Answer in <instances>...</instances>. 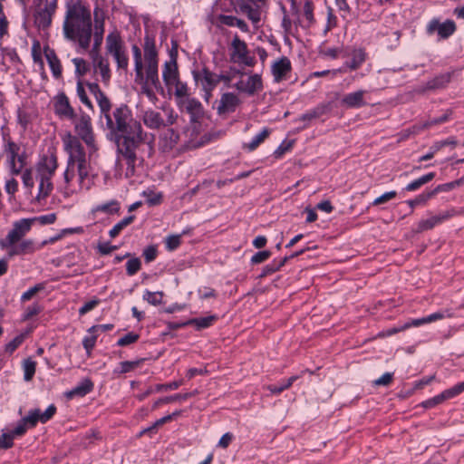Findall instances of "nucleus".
I'll return each mask as SVG.
<instances>
[{
  "mask_svg": "<svg viewBox=\"0 0 464 464\" xmlns=\"http://www.w3.org/2000/svg\"><path fill=\"white\" fill-rule=\"evenodd\" d=\"M100 121L107 131V138L117 146L126 144L128 140L144 141L147 134L143 131L140 121L132 117L131 111L125 104L111 111V103L106 111H101Z\"/></svg>",
  "mask_w": 464,
  "mask_h": 464,
  "instance_id": "f257e3e1",
  "label": "nucleus"
},
{
  "mask_svg": "<svg viewBox=\"0 0 464 464\" xmlns=\"http://www.w3.org/2000/svg\"><path fill=\"white\" fill-rule=\"evenodd\" d=\"M63 30L66 39L76 42L80 48L87 50L92 32L90 9L80 2H68Z\"/></svg>",
  "mask_w": 464,
  "mask_h": 464,
  "instance_id": "f03ea898",
  "label": "nucleus"
},
{
  "mask_svg": "<svg viewBox=\"0 0 464 464\" xmlns=\"http://www.w3.org/2000/svg\"><path fill=\"white\" fill-rule=\"evenodd\" d=\"M62 140L63 149L68 154L67 167L63 173L66 187L72 186L77 176L79 188L88 190L90 188V183L87 182L90 164L87 161L84 147L71 132H66Z\"/></svg>",
  "mask_w": 464,
  "mask_h": 464,
  "instance_id": "7ed1b4c3",
  "label": "nucleus"
},
{
  "mask_svg": "<svg viewBox=\"0 0 464 464\" xmlns=\"http://www.w3.org/2000/svg\"><path fill=\"white\" fill-rule=\"evenodd\" d=\"M33 223L34 219H20L14 222L7 236L0 240V247L7 250L9 257L30 254L34 251L33 240L25 239L21 241L30 231Z\"/></svg>",
  "mask_w": 464,
  "mask_h": 464,
  "instance_id": "20e7f679",
  "label": "nucleus"
},
{
  "mask_svg": "<svg viewBox=\"0 0 464 464\" xmlns=\"http://www.w3.org/2000/svg\"><path fill=\"white\" fill-rule=\"evenodd\" d=\"M58 168V160L55 154L44 155L36 163L34 169L35 179L39 182L37 199L46 198L53 189L52 179Z\"/></svg>",
  "mask_w": 464,
  "mask_h": 464,
  "instance_id": "39448f33",
  "label": "nucleus"
},
{
  "mask_svg": "<svg viewBox=\"0 0 464 464\" xmlns=\"http://www.w3.org/2000/svg\"><path fill=\"white\" fill-rule=\"evenodd\" d=\"M144 60L146 84H151L156 89L160 87V82L158 72V52L155 46V40L152 36L147 34L144 37Z\"/></svg>",
  "mask_w": 464,
  "mask_h": 464,
  "instance_id": "423d86ee",
  "label": "nucleus"
},
{
  "mask_svg": "<svg viewBox=\"0 0 464 464\" xmlns=\"http://www.w3.org/2000/svg\"><path fill=\"white\" fill-rule=\"evenodd\" d=\"M57 9V0H34L33 4L34 23L38 29H48Z\"/></svg>",
  "mask_w": 464,
  "mask_h": 464,
  "instance_id": "0eeeda50",
  "label": "nucleus"
},
{
  "mask_svg": "<svg viewBox=\"0 0 464 464\" xmlns=\"http://www.w3.org/2000/svg\"><path fill=\"white\" fill-rule=\"evenodd\" d=\"M75 137L80 142L82 140L89 149L90 155L97 150L95 135L92 124V119L88 114L82 113L78 119L74 120Z\"/></svg>",
  "mask_w": 464,
  "mask_h": 464,
  "instance_id": "6e6552de",
  "label": "nucleus"
},
{
  "mask_svg": "<svg viewBox=\"0 0 464 464\" xmlns=\"http://www.w3.org/2000/svg\"><path fill=\"white\" fill-rule=\"evenodd\" d=\"M106 51L107 53L112 55L119 70L127 71L129 65V57L124 46V43L118 32H112L107 35Z\"/></svg>",
  "mask_w": 464,
  "mask_h": 464,
  "instance_id": "1a4fd4ad",
  "label": "nucleus"
},
{
  "mask_svg": "<svg viewBox=\"0 0 464 464\" xmlns=\"http://www.w3.org/2000/svg\"><path fill=\"white\" fill-rule=\"evenodd\" d=\"M230 60L236 63H241L248 67L256 64L255 57L249 55L246 44L238 35H235L230 44Z\"/></svg>",
  "mask_w": 464,
  "mask_h": 464,
  "instance_id": "9d476101",
  "label": "nucleus"
},
{
  "mask_svg": "<svg viewBox=\"0 0 464 464\" xmlns=\"http://www.w3.org/2000/svg\"><path fill=\"white\" fill-rule=\"evenodd\" d=\"M144 141H127L126 144H120L118 147V151L121 154V156L126 160V171L125 177L131 178L135 174V166L137 160L136 150L139 146Z\"/></svg>",
  "mask_w": 464,
  "mask_h": 464,
  "instance_id": "9b49d317",
  "label": "nucleus"
},
{
  "mask_svg": "<svg viewBox=\"0 0 464 464\" xmlns=\"http://www.w3.org/2000/svg\"><path fill=\"white\" fill-rule=\"evenodd\" d=\"M446 315L443 312H436L434 314H431L428 316H425V317H422V318H419V319H413L406 324H404L401 327H394V328H392L390 330H388L387 332H383V333H381L379 335L380 336H390L393 334H397L399 332H401V331H404L410 327H418V326H420L424 324H430V323H432V322H435V321H438V320H441L443 318H445Z\"/></svg>",
  "mask_w": 464,
  "mask_h": 464,
  "instance_id": "f8f14e48",
  "label": "nucleus"
},
{
  "mask_svg": "<svg viewBox=\"0 0 464 464\" xmlns=\"http://www.w3.org/2000/svg\"><path fill=\"white\" fill-rule=\"evenodd\" d=\"M56 412V407L52 404L44 412L39 409L32 410L28 412V415L24 417L22 420L25 423L28 428H34L38 421L42 423L47 422L53 418Z\"/></svg>",
  "mask_w": 464,
  "mask_h": 464,
  "instance_id": "ddd939ff",
  "label": "nucleus"
},
{
  "mask_svg": "<svg viewBox=\"0 0 464 464\" xmlns=\"http://www.w3.org/2000/svg\"><path fill=\"white\" fill-rule=\"evenodd\" d=\"M233 86L241 92L254 95L263 89V82L259 74H252L246 79L241 78Z\"/></svg>",
  "mask_w": 464,
  "mask_h": 464,
  "instance_id": "4468645a",
  "label": "nucleus"
},
{
  "mask_svg": "<svg viewBox=\"0 0 464 464\" xmlns=\"http://www.w3.org/2000/svg\"><path fill=\"white\" fill-rule=\"evenodd\" d=\"M291 71L292 64L286 56H282L271 65V72L276 82L286 80Z\"/></svg>",
  "mask_w": 464,
  "mask_h": 464,
  "instance_id": "2eb2a0df",
  "label": "nucleus"
},
{
  "mask_svg": "<svg viewBox=\"0 0 464 464\" xmlns=\"http://www.w3.org/2000/svg\"><path fill=\"white\" fill-rule=\"evenodd\" d=\"M54 111L60 118L72 120L75 117L74 110L63 92L54 98Z\"/></svg>",
  "mask_w": 464,
  "mask_h": 464,
  "instance_id": "dca6fc26",
  "label": "nucleus"
},
{
  "mask_svg": "<svg viewBox=\"0 0 464 464\" xmlns=\"http://www.w3.org/2000/svg\"><path fill=\"white\" fill-rule=\"evenodd\" d=\"M239 103L240 100L235 93H223L217 107V112L218 115L232 113L236 111Z\"/></svg>",
  "mask_w": 464,
  "mask_h": 464,
  "instance_id": "f3484780",
  "label": "nucleus"
},
{
  "mask_svg": "<svg viewBox=\"0 0 464 464\" xmlns=\"http://www.w3.org/2000/svg\"><path fill=\"white\" fill-rule=\"evenodd\" d=\"M197 81L200 82L203 90L206 92V100L211 95L212 90L218 85V74L211 72L208 69H203L201 72L195 75Z\"/></svg>",
  "mask_w": 464,
  "mask_h": 464,
  "instance_id": "a211bd4d",
  "label": "nucleus"
},
{
  "mask_svg": "<svg viewBox=\"0 0 464 464\" xmlns=\"http://www.w3.org/2000/svg\"><path fill=\"white\" fill-rule=\"evenodd\" d=\"M104 34V15L102 10L96 8L94 10V34H93V46L94 49H100Z\"/></svg>",
  "mask_w": 464,
  "mask_h": 464,
  "instance_id": "6ab92c4d",
  "label": "nucleus"
},
{
  "mask_svg": "<svg viewBox=\"0 0 464 464\" xmlns=\"http://www.w3.org/2000/svg\"><path fill=\"white\" fill-rule=\"evenodd\" d=\"M162 77L168 87H171L174 82H177V81L179 80L176 59H170L164 63Z\"/></svg>",
  "mask_w": 464,
  "mask_h": 464,
  "instance_id": "aec40b11",
  "label": "nucleus"
},
{
  "mask_svg": "<svg viewBox=\"0 0 464 464\" xmlns=\"http://www.w3.org/2000/svg\"><path fill=\"white\" fill-rule=\"evenodd\" d=\"M179 106L184 108L190 114L191 120L196 121L203 113L201 103L194 98H187L178 101Z\"/></svg>",
  "mask_w": 464,
  "mask_h": 464,
  "instance_id": "412c9836",
  "label": "nucleus"
},
{
  "mask_svg": "<svg viewBox=\"0 0 464 464\" xmlns=\"http://www.w3.org/2000/svg\"><path fill=\"white\" fill-rule=\"evenodd\" d=\"M179 134L174 129H167L160 137V145L163 151L171 150L179 142Z\"/></svg>",
  "mask_w": 464,
  "mask_h": 464,
  "instance_id": "4be33fe9",
  "label": "nucleus"
},
{
  "mask_svg": "<svg viewBox=\"0 0 464 464\" xmlns=\"http://www.w3.org/2000/svg\"><path fill=\"white\" fill-rule=\"evenodd\" d=\"M238 7L244 14H246L253 24H256L260 21V10L259 6L255 3H250L246 0H240Z\"/></svg>",
  "mask_w": 464,
  "mask_h": 464,
  "instance_id": "5701e85b",
  "label": "nucleus"
},
{
  "mask_svg": "<svg viewBox=\"0 0 464 464\" xmlns=\"http://www.w3.org/2000/svg\"><path fill=\"white\" fill-rule=\"evenodd\" d=\"M365 91L359 90L354 92L346 94L342 99V104L346 108H360L366 105L364 101Z\"/></svg>",
  "mask_w": 464,
  "mask_h": 464,
  "instance_id": "b1692460",
  "label": "nucleus"
},
{
  "mask_svg": "<svg viewBox=\"0 0 464 464\" xmlns=\"http://www.w3.org/2000/svg\"><path fill=\"white\" fill-rule=\"evenodd\" d=\"M144 124L150 129H160L165 127V121L161 114L153 110L144 111L142 115Z\"/></svg>",
  "mask_w": 464,
  "mask_h": 464,
  "instance_id": "393cba45",
  "label": "nucleus"
},
{
  "mask_svg": "<svg viewBox=\"0 0 464 464\" xmlns=\"http://www.w3.org/2000/svg\"><path fill=\"white\" fill-rule=\"evenodd\" d=\"M450 81V74H441L428 81L424 86L420 87L418 92H424L430 90L440 89L446 86Z\"/></svg>",
  "mask_w": 464,
  "mask_h": 464,
  "instance_id": "a878e982",
  "label": "nucleus"
},
{
  "mask_svg": "<svg viewBox=\"0 0 464 464\" xmlns=\"http://www.w3.org/2000/svg\"><path fill=\"white\" fill-rule=\"evenodd\" d=\"M44 55L52 70L53 77L56 79L60 78L62 75V65L55 52L53 49L46 48L44 49Z\"/></svg>",
  "mask_w": 464,
  "mask_h": 464,
  "instance_id": "bb28decb",
  "label": "nucleus"
},
{
  "mask_svg": "<svg viewBox=\"0 0 464 464\" xmlns=\"http://www.w3.org/2000/svg\"><path fill=\"white\" fill-rule=\"evenodd\" d=\"M90 92L93 94L99 105L100 111H106L111 101L95 82L88 83Z\"/></svg>",
  "mask_w": 464,
  "mask_h": 464,
  "instance_id": "cd10ccee",
  "label": "nucleus"
},
{
  "mask_svg": "<svg viewBox=\"0 0 464 464\" xmlns=\"http://www.w3.org/2000/svg\"><path fill=\"white\" fill-rule=\"evenodd\" d=\"M93 68L96 72H99L102 76L103 83L108 84L111 80V69L109 62L103 57H97Z\"/></svg>",
  "mask_w": 464,
  "mask_h": 464,
  "instance_id": "c85d7f7f",
  "label": "nucleus"
},
{
  "mask_svg": "<svg viewBox=\"0 0 464 464\" xmlns=\"http://www.w3.org/2000/svg\"><path fill=\"white\" fill-rule=\"evenodd\" d=\"M5 152L7 154L8 161H25L24 154L21 153V147L14 141H8Z\"/></svg>",
  "mask_w": 464,
  "mask_h": 464,
  "instance_id": "c756f323",
  "label": "nucleus"
},
{
  "mask_svg": "<svg viewBox=\"0 0 464 464\" xmlns=\"http://www.w3.org/2000/svg\"><path fill=\"white\" fill-rule=\"evenodd\" d=\"M131 50H132L133 59H134L136 79L142 81L144 78V73H143V63H142L141 51L139 48V46H137L135 44L132 45Z\"/></svg>",
  "mask_w": 464,
  "mask_h": 464,
  "instance_id": "7c9ffc66",
  "label": "nucleus"
},
{
  "mask_svg": "<svg viewBox=\"0 0 464 464\" xmlns=\"http://www.w3.org/2000/svg\"><path fill=\"white\" fill-rule=\"evenodd\" d=\"M367 54L364 49H354L352 53V61L347 63L346 65L351 70L358 69L366 60Z\"/></svg>",
  "mask_w": 464,
  "mask_h": 464,
  "instance_id": "2f4dec72",
  "label": "nucleus"
},
{
  "mask_svg": "<svg viewBox=\"0 0 464 464\" xmlns=\"http://www.w3.org/2000/svg\"><path fill=\"white\" fill-rule=\"evenodd\" d=\"M93 388V384L90 380H84L79 385L74 387L72 391L67 393L69 398H72L74 396L82 397L89 393Z\"/></svg>",
  "mask_w": 464,
  "mask_h": 464,
  "instance_id": "473e14b6",
  "label": "nucleus"
},
{
  "mask_svg": "<svg viewBox=\"0 0 464 464\" xmlns=\"http://www.w3.org/2000/svg\"><path fill=\"white\" fill-rule=\"evenodd\" d=\"M270 134V130L265 128L260 133L254 137V139L248 142L243 144V149L249 151L255 150Z\"/></svg>",
  "mask_w": 464,
  "mask_h": 464,
  "instance_id": "72a5a7b5",
  "label": "nucleus"
},
{
  "mask_svg": "<svg viewBox=\"0 0 464 464\" xmlns=\"http://www.w3.org/2000/svg\"><path fill=\"white\" fill-rule=\"evenodd\" d=\"M217 318L218 317L216 315H208V316H205V317L194 318V319L189 320L185 324L193 325L198 330H201V329L210 326L217 320Z\"/></svg>",
  "mask_w": 464,
  "mask_h": 464,
  "instance_id": "f704fd0d",
  "label": "nucleus"
},
{
  "mask_svg": "<svg viewBox=\"0 0 464 464\" xmlns=\"http://www.w3.org/2000/svg\"><path fill=\"white\" fill-rule=\"evenodd\" d=\"M449 399H451V397L450 396L449 391L447 389V390L443 391L440 394H439L433 398H430L427 401H424L421 403V406L426 409L432 408V407H435V406L442 403L444 401L449 400Z\"/></svg>",
  "mask_w": 464,
  "mask_h": 464,
  "instance_id": "c9c22d12",
  "label": "nucleus"
},
{
  "mask_svg": "<svg viewBox=\"0 0 464 464\" xmlns=\"http://www.w3.org/2000/svg\"><path fill=\"white\" fill-rule=\"evenodd\" d=\"M288 260V257L285 256L280 260H274L272 263L266 265L260 275V277H265L268 275L274 274L278 271Z\"/></svg>",
  "mask_w": 464,
  "mask_h": 464,
  "instance_id": "e433bc0d",
  "label": "nucleus"
},
{
  "mask_svg": "<svg viewBox=\"0 0 464 464\" xmlns=\"http://www.w3.org/2000/svg\"><path fill=\"white\" fill-rule=\"evenodd\" d=\"M120 209L119 202L116 200H111L108 203L98 205L92 208V212H104L109 214L117 213Z\"/></svg>",
  "mask_w": 464,
  "mask_h": 464,
  "instance_id": "4c0bfd02",
  "label": "nucleus"
},
{
  "mask_svg": "<svg viewBox=\"0 0 464 464\" xmlns=\"http://www.w3.org/2000/svg\"><path fill=\"white\" fill-rule=\"evenodd\" d=\"M434 177H435V174L433 172L428 173V174L419 178L418 179H415L414 181L409 183L406 186V190H408V191L416 190L419 188H420L422 185L434 179Z\"/></svg>",
  "mask_w": 464,
  "mask_h": 464,
  "instance_id": "58836bf2",
  "label": "nucleus"
},
{
  "mask_svg": "<svg viewBox=\"0 0 464 464\" xmlns=\"http://www.w3.org/2000/svg\"><path fill=\"white\" fill-rule=\"evenodd\" d=\"M134 218V216H129L121 219L110 230V237L112 238L116 237L121 232L122 229H124L127 226L133 222Z\"/></svg>",
  "mask_w": 464,
  "mask_h": 464,
  "instance_id": "ea45409f",
  "label": "nucleus"
},
{
  "mask_svg": "<svg viewBox=\"0 0 464 464\" xmlns=\"http://www.w3.org/2000/svg\"><path fill=\"white\" fill-rule=\"evenodd\" d=\"M304 26L309 27L314 23V4L311 0H306L304 5Z\"/></svg>",
  "mask_w": 464,
  "mask_h": 464,
  "instance_id": "a19ab883",
  "label": "nucleus"
},
{
  "mask_svg": "<svg viewBox=\"0 0 464 464\" xmlns=\"http://www.w3.org/2000/svg\"><path fill=\"white\" fill-rule=\"evenodd\" d=\"M456 30V25L453 21L448 20L440 24L438 34L441 38H448Z\"/></svg>",
  "mask_w": 464,
  "mask_h": 464,
  "instance_id": "79ce46f5",
  "label": "nucleus"
},
{
  "mask_svg": "<svg viewBox=\"0 0 464 464\" xmlns=\"http://www.w3.org/2000/svg\"><path fill=\"white\" fill-rule=\"evenodd\" d=\"M35 367L36 363L30 358L26 359L23 362V368H24V379L26 382H29L33 379L34 372H35Z\"/></svg>",
  "mask_w": 464,
  "mask_h": 464,
  "instance_id": "37998d69",
  "label": "nucleus"
},
{
  "mask_svg": "<svg viewBox=\"0 0 464 464\" xmlns=\"http://www.w3.org/2000/svg\"><path fill=\"white\" fill-rule=\"evenodd\" d=\"M172 86L175 87L174 93L179 101L188 98V88L186 83L179 80L177 82H174Z\"/></svg>",
  "mask_w": 464,
  "mask_h": 464,
  "instance_id": "c03bdc74",
  "label": "nucleus"
},
{
  "mask_svg": "<svg viewBox=\"0 0 464 464\" xmlns=\"http://www.w3.org/2000/svg\"><path fill=\"white\" fill-rule=\"evenodd\" d=\"M162 292L146 291L143 295V299L153 305L160 304L162 303Z\"/></svg>",
  "mask_w": 464,
  "mask_h": 464,
  "instance_id": "a18cd8bd",
  "label": "nucleus"
},
{
  "mask_svg": "<svg viewBox=\"0 0 464 464\" xmlns=\"http://www.w3.org/2000/svg\"><path fill=\"white\" fill-rule=\"evenodd\" d=\"M296 379H297V376H292L289 379H287L286 381H285L280 385H268L267 390H269L272 393H275V394L280 393L283 391L291 387V385Z\"/></svg>",
  "mask_w": 464,
  "mask_h": 464,
  "instance_id": "49530a36",
  "label": "nucleus"
},
{
  "mask_svg": "<svg viewBox=\"0 0 464 464\" xmlns=\"http://www.w3.org/2000/svg\"><path fill=\"white\" fill-rule=\"evenodd\" d=\"M34 175L33 169H25L22 173V181L25 188H33L34 186Z\"/></svg>",
  "mask_w": 464,
  "mask_h": 464,
  "instance_id": "de8ad7c7",
  "label": "nucleus"
},
{
  "mask_svg": "<svg viewBox=\"0 0 464 464\" xmlns=\"http://www.w3.org/2000/svg\"><path fill=\"white\" fill-rule=\"evenodd\" d=\"M72 63L75 66V72L79 76H83L89 70V66L82 58H73Z\"/></svg>",
  "mask_w": 464,
  "mask_h": 464,
  "instance_id": "09e8293b",
  "label": "nucleus"
},
{
  "mask_svg": "<svg viewBox=\"0 0 464 464\" xmlns=\"http://www.w3.org/2000/svg\"><path fill=\"white\" fill-rule=\"evenodd\" d=\"M139 337L140 335L138 334L130 332L120 338L117 342V344L119 346H127L136 343L139 340Z\"/></svg>",
  "mask_w": 464,
  "mask_h": 464,
  "instance_id": "8fccbe9b",
  "label": "nucleus"
},
{
  "mask_svg": "<svg viewBox=\"0 0 464 464\" xmlns=\"http://www.w3.org/2000/svg\"><path fill=\"white\" fill-rule=\"evenodd\" d=\"M141 266L140 260L137 257L130 258L126 264V271L129 276L135 275Z\"/></svg>",
  "mask_w": 464,
  "mask_h": 464,
  "instance_id": "3c124183",
  "label": "nucleus"
},
{
  "mask_svg": "<svg viewBox=\"0 0 464 464\" xmlns=\"http://www.w3.org/2000/svg\"><path fill=\"white\" fill-rule=\"evenodd\" d=\"M76 91H77V95H78L79 99L81 100V102L84 105H86L88 108L92 109V104L86 94V92H85L82 82H77Z\"/></svg>",
  "mask_w": 464,
  "mask_h": 464,
  "instance_id": "603ef678",
  "label": "nucleus"
},
{
  "mask_svg": "<svg viewBox=\"0 0 464 464\" xmlns=\"http://www.w3.org/2000/svg\"><path fill=\"white\" fill-rule=\"evenodd\" d=\"M437 224H439V218H437L436 216H433L428 219L421 220L418 225V231L421 232L431 229Z\"/></svg>",
  "mask_w": 464,
  "mask_h": 464,
  "instance_id": "864d4df0",
  "label": "nucleus"
},
{
  "mask_svg": "<svg viewBox=\"0 0 464 464\" xmlns=\"http://www.w3.org/2000/svg\"><path fill=\"white\" fill-rule=\"evenodd\" d=\"M462 183H463V179H458V180H455L452 182L439 185L437 188H435L433 190H431V192L433 193V196H434L435 194H437L440 191H449L450 189H453L454 188H456L457 186H459Z\"/></svg>",
  "mask_w": 464,
  "mask_h": 464,
  "instance_id": "5fc2aeb1",
  "label": "nucleus"
},
{
  "mask_svg": "<svg viewBox=\"0 0 464 464\" xmlns=\"http://www.w3.org/2000/svg\"><path fill=\"white\" fill-rule=\"evenodd\" d=\"M24 336L23 334L17 335L14 337L12 341H10L5 345V352L12 353L14 351H15L24 342Z\"/></svg>",
  "mask_w": 464,
  "mask_h": 464,
  "instance_id": "6e6d98bb",
  "label": "nucleus"
},
{
  "mask_svg": "<svg viewBox=\"0 0 464 464\" xmlns=\"http://www.w3.org/2000/svg\"><path fill=\"white\" fill-rule=\"evenodd\" d=\"M180 243L181 240L179 235L169 236L165 240L166 247L169 251L176 249L180 245Z\"/></svg>",
  "mask_w": 464,
  "mask_h": 464,
  "instance_id": "4d7b16f0",
  "label": "nucleus"
},
{
  "mask_svg": "<svg viewBox=\"0 0 464 464\" xmlns=\"http://www.w3.org/2000/svg\"><path fill=\"white\" fill-rule=\"evenodd\" d=\"M182 384H183L182 380L175 381V382L166 383V384H157L155 386V391L158 392H162V391H173V390H177Z\"/></svg>",
  "mask_w": 464,
  "mask_h": 464,
  "instance_id": "13d9d810",
  "label": "nucleus"
},
{
  "mask_svg": "<svg viewBox=\"0 0 464 464\" xmlns=\"http://www.w3.org/2000/svg\"><path fill=\"white\" fill-rule=\"evenodd\" d=\"M450 113H451V111H449L439 118H434L432 120L427 121L426 122H424L422 128L423 129L430 128L433 125H438V124L447 121L450 118Z\"/></svg>",
  "mask_w": 464,
  "mask_h": 464,
  "instance_id": "bf43d9fd",
  "label": "nucleus"
},
{
  "mask_svg": "<svg viewBox=\"0 0 464 464\" xmlns=\"http://www.w3.org/2000/svg\"><path fill=\"white\" fill-rule=\"evenodd\" d=\"M458 144V141L455 138L451 137V138H449L447 140H440V141H437L435 142L432 147H433V151H439L443 147L445 146H448V145H450L452 147H456Z\"/></svg>",
  "mask_w": 464,
  "mask_h": 464,
  "instance_id": "052dcab7",
  "label": "nucleus"
},
{
  "mask_svg": "<svg viewBox=\"0 0 464 464\" xmlns=\"http://www.w3.org/2000/svg\"><path fill=\"white\" fill-rule=\"evenodd\" d=\"M431 197H433V193L431 191L430 192H425V193H422V194H420L418 197H416V198L412 199V200H410L408 201V204L413 208L414 206L416 205H420V204H423L425 203L427 200H429Z\"/></svg>",
  "mask_w": 464,
  "mask_h": 464,
  "instance_id": "680f3d73",
  "label": "nucleus"
},
{
  "mask_svg": "<svg viewBox=\"0 0 464 464\" xmlns=\"http://www.w3.org/2000/svg\"><path fill=\"white\" fill-rule=\"evenodd\" d=\"M178 401H180L179 393L174 394L171 396L160 398L153 403L152 408L156 409L161 404L171 403V402Z\"/></svg>",
  "mask_w": 464,
  "mask_h": 464,
  "instance_id": "e2e57ef3",
  "label": "nucleus"
},
{
  "mask_svg": "<svg viewBox=\"0 0 464 464\" xmlns=\"http://www.w3.org/2000/svg\"><path fill=\"white\" fill-rule=\"evenodd\" d=\"M42 289H44V285L42 284H38L34 287H31L22 295L21 300L23 302L29 301L34 295H36Z\"/></svg>",
  "mask_w": 464,
  "mask_h": 464,
  "instance_id": "0e129e2a",
  "label": "nucleus"
},
{
  "mask_svg": "<svg viewBox=\"0 0 464 464\" xmlns=\"http://www.w3.org/2000/svg\"><path fill=\"white\" fill-rule=\"evenodd\" d=\"M323 114V110L320 109V108H316V109H314L304 114H303L300 118H299V121H310L314 119H316L318 118L319 116H321Z\"/></svg>",
  "mask_w": 464,
  "mask_h": 464,
  "instance_id": "69168bd1",
  "label": "nucleus"
},
{
  "mask_svg": "<svg viewBox=\"0 0 464 464\" xmlns=\"http://www.w3.org/2000/svg\"><path fill=\"white\" fill-rule=\"evenodd\" d=\"M396 195H397V193L394 190L386 192V193L382 194V196L376 198L372 204L375 206L384 204V203L388 202L389 200L393 199L396 197Z\"/></svg>",
  "mask_w": 464,
  "mask_h": 464,
  "instance_id": "338daca9",
  "label": "nucleus"
},
{
  "mask_svg": "<svg viewBox=\"0 0 464 464\" xmlns=\"http://www.w3.org/2000/svg\"><path fill=\"white\" fill-rule=\"evenodd\" d=\"M157 247L155 246H149L143 250V256L147 263L153 261L157 257Z\"/></svg>",
  "mask_w": 464,
  "mask_h": 464,
  "instance_id": "774afa93",
  "label": "nucleus"
}]
</instances>
